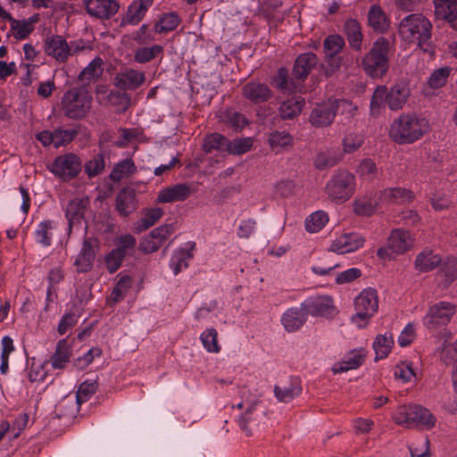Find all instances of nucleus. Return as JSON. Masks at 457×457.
<instances>
[{
    "instance_id": "nucleus-8",
    "label": "nucleus",
    "mask_w": 457,
    "mask_h": 457,
    "mask_svg": "<svg viewBox=\"0 0 457 457\" xmlns=\"http://www.w3.org/2000/svg\"><path fill=\"white\" fill-rule=\"evenodd\" d=\"M81 169L82 162L80 158L73 153H68L57 156L50 170L54 176L66 182L76 178L81 171Z\"/></svg>"
},
{
    "instance_id": "nucleus-6",
    "label": "nucleus",
    "mask_w": 457,
    "mask_h": 457,
    "mask_svg": "<svg viewBox=\"0 0 457 457\" xmlns=\"http://www.w3.org/2000/svg\"><path fill=\"white\" fill-rule=\"evenodd\" d=\"M354 176L345 170H337L327 182L325 192L331 201L342 203L347 201L354 192Z\"/></svg>"
},
{
    "instance_id": "nucleus-11",
    "label": "nucleus",
    "mask_w": 457,
    "mask_h": 457,
    "mask_svg": "<svg viewBox=\"0 0 457 457\" xmlns=\"http://www.w3.org/2000/svg\"><path fill=\"white\" fill-rule=\"evenodd\" d=\"M172 233L173 227L171 224L162 225L154 228L141 241L140 250L145 253L157 251Z\"/></svg>"
},
{
    "instance_id": "nucleus-17",
    "label": "nucleus",
    "mask_w": 457,
    "mask_h": 457,
    "mask_svg": "<svg viewBox=\"0 0 457 457\" xmlns=\"http://www.w3.org/2000/svg\"><path fill=\"white\" fill-rule=\"evenodd\" d=\"M193 193L192 187L187 183H179L162 188L157 196V201L162 204L183 202Z\"/></svg>"
},
{
    "instance_id": "nucleus-61",
    "label": "nucleus",
    "mask_w": 457,
    "mask_h": 457,
    "mask_svg": "<svg viewBox=\"0 0 457 457\" xmlns=\"http://www.w3.org/2000/svg\"><path fill=\"white\" fill-rule=\"evenodd\" d=\"M395 377L403 382H409L415 377V373L409 362H402L395 367Z\"/></svg>"
},
{
    "instance_id": "nucleus-5",
    "label": "nucleus",
    "mask_w": 457,
    "mask_h": 457,
    "mask_svg": "<svg viewBox=\"0 0 457 457\" xmlns=\"http://www.w3.org/2000/svg\"><path fill=\"white\" fill-rule=\"evenodd\" d=\"M92 96L85 87H73L67 91L62 99V109L66 117L82 120L89 112Z\"/></svg>"
},
{
    "instance_id": "nucleus-49",
    "label": "nucleus",
    "mask_w": 457,
    "mask_h": 457,
    "mask_svg": "<svg viewBox=\"0 0 457 457\" xmlns=\"http://www.w3.org/2000/svg\"><path fill=\"white\" fill-rule=\"evenodd\" d=\"M253 139L251 137L236 138L232 142L228 140L227 152L231 154L240 155L251 150Z\"/></svg>"
},
{
    "instance_id": "nucleus-25",
    "label": "nucleus",
    "mask_w": 457,
    "mask_h": 457,
    "mask_svg": "<svg viewBox=\"0 0 457 457\" xmlns=\"http://www.w3.org/2000/svg\"><path fill=\"white\" fill-rule=\"evenodd\" d=\"M318 58L313 53L300 54L294 64L293 75L297 79H304L316 66Z\"/></svg>"
},
{
    "instance_id": "nucleus-30",
    "label": "nucleus",
    "mask_w": 457,
    "mask_h": 457,
    "mask_svg": "<svg viewBox=\"0 0 457 457\" xmlns=\"http://www.w3.org/2000/svg\"><path fill=\"white\" fill-rule=\"evenodd\" d=\"M306 311L301 308H290L282 316L281 321L286 330L295 332L306 320Z\"/></svg>"
},
{
    "instance_id": "nucleus-15",
    "label": "nucleus",
    "mask_w": 457,
    "mask_h": 457,
    "mask_svg": "<svg viewBox=\"0 0 457 457\" xmlns=\"http://www.w3.org/2000/svg\"><path fill=\"white\" fill-rule=\"evenodd\" d=\"M87 12L102 20H109L119 10V4L115 0H85Z\"/></svg>"
},
{
    "instance_id": "nucleus-13",
    "label": "nucleus",
    "mask_w": 457,
    "mask_h": 457,
    "mask_svg": "<svg viewBox=\"0 0 457 457\" xmlns=\"http://www.w3.org/2000/svg\"><path fill=\"white\" fill-rule=\"evenodd\" d=\"M153 4L154 0H133L121 15L120 27L139 24Z\"/></svg>"
},
{
    "instance_id": "nucleus-27",
    "label": "nucleus",
    "mask_w": 457,
    "mask_h": 457,
    "mask_svg": "<svg viewBox=\"0 0 457 457\" xmlns=\"http://www.w3.org/2000/svg\"><path fill=\"white\" fill-rule=\"evenodd\" d=\"M366 354L362 349L349 352L345 358L332 368L334 374L346 372L359 368L364 361Z\"/></svg>"
},
{
    "instance_id": "nucleus-45",
    "label": "nucleus",
    "mask_w": 457,
    "mask_h": 457,
    "mask_svg": "<svg viewBox=\"0 0 457 457\" xmlns=\"http://www.w3.org/2000/svg\"><path fill=\"white\" fill-rule=\"evenodd\" d=\"M136 244V238L130 234H126L119 237L116 239V248H114V250L118 253H120L123 257H125L126 255L130 254L134 251Z\"/></svg>"
},
{
    "instance_id": "nucleus-22",
    "label": "nucleus",
    "mask_w": 457,
    "mask_h": 457,
    "mask_svg": "<svg viewBox=\"0 0 457 457\" xmlns=\"http://www.w3.org/2000/svg\"><path fill=\"white\" fill-rule=\"evenodd\" d=\"M413 240L408 231L395 229L387 240L388 249L396 254H403L412 247Z\"/></svg>"
},
{
    "instance_id": "nucleus-51",
    "label": "nucleus",
    "mask_w": 457,
    "mask_h": 457,
    "mask_svg": "<svg viewBox=\"0 0 457 457\" xmlns=\"http://www.w3.org/2000/svg\"><path fill=\"white\" fill-rule=\"evenodd\" d=\"M201 341L204 348L210 353H219L220 347L218 344V333L214 328H208L201 334Z\"/></svg>"
},
{
    "instance_id": "nucleus-16",
    "label": "nucleus",
    "mask_w": 457,
    "mask_h": 457,
    "mask_svg": "<svg viewBox=\"0 0 457 457\" xmlns=\"http://www.w3.org/2000/svg\"><path fill=\"white\" fill-rule=\"evenodd\" d=\"M332 100L317 104L311 112L309 121L315 128H326L332 124L336 112Z\"/></svg>"
},
{
    "instance_id": "nucleus-44",
    "label": "nucleus",
    "mask_w": 457,
    "mask_h": 457,
    "mask_svg": "<svg viewBox=\"0 0 457 457\" xmlns=\"http://www.w3.org/2000/svg\"><path fill=\"white\" fill-rule=\"evenodd\" d=\"M328 217L322 211L315 212L311 214L305 220V228L311 233L320 231L328 222Z\"/></svg>"
},
{
    "instance_id": "nucleus-14",
    "label": "nucleus",
    "mask_w": 457,
    "mask_h": 457,
    "mask_svg": "<svg viewBox=\"0 0 457 457\" xmlns=\"http://www.w3.org/2000/svg\"><path fill=\"white\" fill-rule=\"evenodd\" d=\"M242 96L252 104H258L269 101L273 96L270 87L259 81H250L242 87Z\"/></svg>"
},
{
    "instance_id": "nucleus-3",
    "label": "nucleus",
    "mask_w": 457,
    "mask_h": 457,
    "mask_svg": "<svg viewBox=\"0 0 457 457\" xmlns=\"http://www.w3.org/2000/svg\"><path fill=\"white\" fill-rule=\"evenodd\" d=\"M395 51L389 39L379 37L362 59L364 71L371 78L383 77L389 68V56Z\"/></svg>"
},
{
    "instance_id": "nucleus-57",
    "label": "nucleus",
    "mask_w": 457,
    "mask_h": 457,
    "mask_svg": "<svg viewBox=\"0 0 457 457\" xmlns=\"http://www.w3.org/2000/svg\"><path fill=\"white\" fill-rule=\"evenodd\" d=\"M338 161V158L330 152H322L316 155L314 166L316 169L322 170L335 166Z\"/></svg>"
},
{
    "instance_id": "nucleus-59",
    "label": "nucleus",
    "mask_w": 457,
    "mask_h": 457,
    "mask_svg": "<svg viewBox=\"0 0 457 457\" xmlns=\"http://www.w3.org/2000/svg\"><path fill=\"white\" fill-rule=\"evenodd\" d=\"M358 172L365 180H372L377 174L375 162L370 159L363 160L359 165Z\"/></svg>"
},
{
    "instance_id": "nucleus-10",
    "label": "nucleus",
    "mask_w": 457,
    "mask_h": 457,
    "mask_svg": "<svg viewBox=\"0 0 457 457\" xmlns=\"http://www.w3.org/2000/svg\"><path fill=\"white\" fill-rule=\"evenodd\" d=\"M79 49L77 46L73 50V46H70L66 39L60 35L48 36L44 41L45 53L58 62H65L74 52Z\"/></svg>"
},
{
    "instance_id": "nucleus-52",
    "label": "nucleus",
    "mask_w": 457,
    "mask_h": 457,
    "mask_svg": "<svg viewBox=\"0 0 457 457\" xmlns=\"http://www.w3.org/2000/svg\"><path fill=\"white\" fill-rule=\"evenodd\" d=\"M163 211L161 208L148 210L139 220V231L146 230L157 222L162 216Z\"/></svg>"
},
{
    "instance_id": "nucleus-4",
    "label": "nucleus",
    "mask_w": 457,
    "mask_h": 457,
    "mask_svg": "<svg viewBox=\"0 0 457 457\" xmlns=\"http://www.w3.org/2000/svg\"><path fill=\"white\" fill-rule=\"evenodd\" d=\"M394 421L407 428H424L429 429L435 426L436 418L420 405L400 406L393 416Z\"/></svg>"
},
{
    "instance_id": "nucleus-21",
    "label": "nucleus",
    "mask_w": 457,
    "mask_h": 457,
    "mask_svg": "<svg viewBox=\"0 0 457 457\" xmlns=\"http://www.w3.org/2000/svg\"><path fill=\"white\" fill-rule=\"evenodd\" d=\"M414 193L403 187H388L379 195V201L385 204H403L413 201Z\"/></svg>"
},
{
    "instance_id": "nucleus-19",
    "label": "nucleus",
    "mask_w": 457,
    "mask_h": 457,
    "mask_svg": "<svg viewBox=\"0 0 457 457\" xmlns=\"http://www.w3.org/2000/svg\"><path fill=\"white\" fill-rule=\"evenodd\" d=\"M363 243V237L358 234H345L333 241L330 250L340 254L347 253L358 250Z\"/></svg>"
},
{
    "instance_id": "nucleus-34",
    "label": "nucleus",
    "mask_w": 457,
    "mask_h": 457,
    "mask_svg": "<svg viewBox=\"0 0 457 457\" xmlns=\"http://www.w3.org/2000/svg\"><path fill=\"white\" fill-rule=\"evenodd\" d=\"M87 203V199L81 198H74L69 202L66 207V218L70 228L81 222Z\"/></svg>"
},
{
    "instance_id": "nucleus-39",
    "label": "nucleus",
    "mask_w": 457,
    "mask_h": 457,
    "mask_svg": "<svg viewBox=\"0 0 457 457\" xmlns=\"http://www.w3.org/2000/svg\"><path fill=\"white\" fill-rule=\"evenodd\" d=\"M228 139L220 133H212L204 138L203 150L205 153L212 151H227Z\"/></svg>"
},
{
    "instance_id": "nucleus-48",
    "label": "nucleus",
    "mask_w": 457,
    "mask_h": 457,
    "mask_svg": "<svg viewBox=\"0 0 457 457\" xmlns=\"http://www.w3.org/2000/svg\"><path fill=\"white\" fill-rule=\"evenodd\" d=\"M274 86L282 92H291L295 88L294 81L288 79L287 70L280 68L273 79Z\"/></svg>"
},
{
    "instance_id": "nucleus-40",
    "label": "nucleus",
    "mask_w": 457,
    "mask_h": 457,
    "mask_svg": "<svg viewBox=\"0 0 457 457\" xmlns=\"http://www.w3.org/2000/svg\"><path fill=\"white\" fill-rule=\"evenodd\" d=\"M394 345V339L391 334L378 335L373 343V349L376 353L375 360H380L386 358L391 351Z\"/></svg>"
},
{
    "instance_id": "nucleus-55",
    "label": "nucleus",
    "mask_w": 457,
    "mask_h": 457,
    "mask_svg": "<svg viewBox=\"0 0 457 457\" xmlns=\"http://www.w3.org/2000/svg\"><path fill=\"white\" fill-rule=\"evenodd\" d=\"M79 134L77 129H55L54 130V147H60L71 143Z\"/></svg>"
},
{
    "instance_id": "nucleus-58",
    "label": "nucleus",
    "mask_w": 457,
    "mask_h": 457,
    "mask_svg": "<svg viewBox=\"0 0 457 457\" xmlns=\"http://www.w3.org/2000/svg\"><path fill=\"white\" fill-rule=\"evenodd\" d=\"M451 69L448 67H443L436 70L428 79V85L432 88H440L445 85L447 79L450 75Z\"/></svg>"
},
{
    "instance_id": "nucleus-54",
    "label": "nucleus",
    "mask_w": 457,
    "mask_h": 457,
    "mask_svg": "<svg viewBox=\"0 0 457 457\" xmlns=\"http://www.w3.org/2000/svg\"><path fill=\"white\" fill-rule=\"evenodd\" d=\"M98 387L96 381H85L80 384L78 391H77V403L81 404L82 403L87 402L89 397H91Z\"/></svg>"
},
{
    "instance_id": "nucleus-7",
    "label": "nucleus",
    "mask_w": 457,
    "mask_h": 457,
    "mask_svg": "<svg viewBox=\"0 0 457 457\" xmlns=\"http://www.w3.org/2000/svg\"><path fill=\"white\" fill-rule=\"evenodd\" d=\"M354 308L356 313L352 317V321L359 328L365 327L378 309L377 291L370 287L363 289L354 300Z\"/></svg>"
},
{
    "instance_id": "nucleus-20",
    "label": "nucleus",
    "mask_w": 457,
    "mask_h": 457,
    "mask_svg": "<svg viewBox=\"0 0 457 457\" xmlns=\"http://www.w3.org/2000/svg\"><path fill=\"white\" fill-rule=\"evenodd\" d=\"M410 96L408 85L403 81L396 82L387 91L386 104L392 111H397L403 108Z\"/></svg>"
},
{
    "instance_id": "nucleus-29",
    "label": "nucleus",
    "mask_w": 457,
    "mask_h": 457,
    "mask_svg": "<svg viewBox=\"0 0 457 457\" xmlns=\"http://www.w3.org/2000/svg\"><path fill=\"white\" fill-rule=\"evenodd\" d=\"M305 311L313 316H326L334 311L333 300L328 295H320L311 299L305 305Z\"/></svg>"
},
{
    "instance_id": "nucleus-64",
    "label": "nucleus",
    "mask_w": 457,
    "mask_h": 457,
    "mask_svg": "<svg viewBox=\"0 0 457 457\" xmlns=\"http://www.w3.org/2000/svg\"><path fill=\"white\" fill-rule=\"evenodd\" d=\"M110 102L120 106V110L125 112L130 106V97L126 93L111 92L109 95Z\"/></svg>"
},
{
    "instance_id": "nucleus-35",
    "label": "nucleus",
    "mask_w": 457,
    "mask_h": 457,
    "mask_svg": "<svg viewBox=\"0 0 457 457\" xmlns=\"http://www.w3.org/2000/svg\"><path fill=\"white\" fill-rule=\"evenodd\" d=\"M441 261V257L438 254H435L431 250L426 249L417 255L414 266L420 272H428L440 265Z\"/></svg>"
},
{
    "instance_id": "nucleus-56",
    "label": "nucleus",
    "mask_w": 457,
    "mask_h": 457,
    "mask_svg": "<svg viewBox=\"0 0 457 457\" xmlns=\"http://www.w3.org/2000/svg\"><path fill=\"white\" fill-rule=\"evenodd\" d=\"M387 88L386 86L378 87L373 92L370 100V111L372 114H378L383 103L386 102Z\"/></svg>"
},
{
    "instance_id": "nucleus-46",
    "label": "nucleus",
    "mask_w": 457,
    "mask_h": 457,
    "mask_svg": "<svg viewBox=\"0 0 457 457\" xmlns=\"http://www.w3.org/2000/svg\"><path fill=\"white\" fill-rule=\"evenodd\" d=\"M192 258V254L184 249L176 251L170 260V267L175 275L179 273L182 268L187 267V262Z\"/></svg>"
},
{
    "instance_id": "nucleus-2",
    "label": "nucleus",
    "mask_w": 457,
    "mask_h": 457,
    "mask_svg": "<svg viewBox=\"0 0 457 457\" xmlns=\"http://www.w3.org/2000/svg\"><path fill=\"white\" fill-rule=\"evenodd\" d=\"M429 130V124L415 113H405L394 120L389 135L397 144H411L420 139Z\"/></svg>"
},
{
    "instance_id": "nucleus-60",
    "label": "nucleus",
    "mask_w": 457,
    "mask_h": 457,
    "mask_svg": "<svg viewBox=\"0 0 457 457\" xmlns=\"http://www.w3.org/2000/svg\"><path fill=\"white\" fill-rule=\"evenodd\" d=\"M226 121L235 130H241L245 125L248 124V120L245 115L237 112H227Z\"/></svg>"
},
{
    "instance_id": "nucleus-43",
    "label": "nucleus",
    "mask_w": 457,
    "mask_h": 457,
    "mask_svg": "<svg viewBox=\"0 0 457 457\" xmlns=\"http://www.w3.org/2000/svg\"><path fill=\"white\" fill-rule=\"evenodd\" d=\"M134 170L135 165L133 162L129 159H127L115 165L110 174V179L113 182H119L123 178L132 174Z\"/></svg>"
},
{
    "instance_id": "nucleus-62",
    "label": "nucleus",
    "mask_w": 457,
    "mask_h": 457,
    "mask_svg": "<svg viewBox=\"0 0 457 457\" xmlns=\"http://www.w3.org/2000/svg\"><path fill=\"white\" fill-rule=\"evenodd\" d=\"M362 143L363 138L361 135L350 133L343 140L344 150L348 154L355 152Z\"/></svg>"
},
{
    "instance_id": "nucleus-53",
    "label": "nucleus",
    "mask_w": 457,
    "mask_h": 457,
    "mask_svg": "<svg viewBox=\"0 0 457 457\" xmlns=\"http://www.w3.org/2000/svg\"><path fill=\"white\" fill-rule=\"evenodd\" d=\"M52 223L49 220H45L39 223L37 230L35 231V237L37 243L46 247L51 245V229Z\"/></svg>"
},
{
    "instance_id": "nucleus-47",
    "label": "nucleus",
    "mask_w": 457,
    "mask_h": 457,
    "mask_svg": "<svg viewBox=\"0 0 457 457\" xmlns=\"http://www.w3.org/2000/svg\"><path fill=\"white\" fill-rule=\"evenodd\" d=\"M10 25L17 39H24L33 31L32 22L29 21H19L12 18L10 21Z\"/></svg>"
},
{
    "instance_id": "nucleus-37",
    "label": "nucleus",
    "mask_w": 457,
    "mask_h": 457,
    "mask_svg": "<svg viewBox=\"0 0 457 457\" xmlns=\"http://www.w3.org/2000/svg\"><path fill=\"white\" fill-rule=\"evenodd\" d=\"M71 356V347L66 339L58 342L54 353L51 358L52 366L54 369H62L70 361Z\"/></svg>"
},
{
    "instance_id": "nucleus-33",
    "label": "nucleus",
    "mask_w": 457,
    "mask_h": 457,
    "mask_svg": "<svg viewBox=\"0 0 457 457\" xmlns=\"http://www.w3.org/2000/svg\"><path fill=\"white\" fill-rule=\"evenodd\" d=\"M305 101L301 96H294L281 103L278 112L283 120H292L297 117L303 106Z\"/></svg>"
},
{
    "instance_id": "nucleus-18",
    "label": "nucleus",
    "mask_w": 457,
    "mask_h": 457,
    "mask_svg": "<svg viewBox=\"0 0 457 457\" xmlns=\"http://www.w3.org/2000/svg\"><path fill=\"white\" fill-rule=\"evenodd\" d=\"M96 239L93 237L84 239L81 251L74 262L79 272H87L91 270L96 257Z\"/></svg>"
},
{
    "instance_id": "nucleus-12",
    "label": "nucleus",
    "mask_w": 457,
    "mask_h": 457,
    "mask_svg": "<svg viewBox=\"0 0 457 457\" xmlns=\"http://www.w3.org/2000/svg\"><path fill=\"white\" fill-rule=\"evenodd\" d=\"M145 80V75L131 68H125L116 73L113 78V84L121 90H135Z\"/></svg>"
},
{
    "instance_id": "nucleus-23",
    "label": "nucleus",
    "mask_w": 457,
    "mask_h": 457,
    "mask_svg": "<svg viewBox=\"0 0 457 457\" xmlns=\"http://www.w3.org/2000/svg\"><path fill=\"white\" fill-rule=\"evenodd\" d=\"M302 393L301 380L293 377L281 386H275L274 395L279 402L289 403Z\"/></svg>"
},
{
    "instance_id": "nucleus-24",
    "label": "nucleus",
    "mask_w": 457,
    "mask_h": 457,
    "mask_svg": "<svg viewBox=\"0 0 457 457\" xmlns=\"http://www.w3.org/2000/svg\"><path fill=\"white\" fill-rule=\"evenodd\" d=\"M104 61L101 57L94 58L79 73L78 81L80 87H85L92 82L96 81L103 74Z\"/></svg>"
},
{
    "instance_id": "nucleus-31",
    "label": "nucleus",
    "mask_w": 457,
    "mask_h": 457,
    "mask_svg": "<svg viewBox=\"0 0 457 457\" xmlns=\"http://www.w3.org/2000/svg\"><path fill=\"white\" fill-rule=\"evenodd\" d=\"M116 209L121 216L127 217L137 209L135 192L122 189L116 196Z\"/></svg>"
},
{
    "instance_id": "nucleus-41",
    "label": "nucleus",
    "mask_w": 457,
    "mask_h": 457,
    "mask_svg": "<svg viewBox=\"0 0 457 457\" xmlns=\"http://www.w3.org/2000/svg\"><path fill=\"white\" fill-rule=\"evenodd\" d=\"M163 46L154 45L152 46L140 47L135 51L134 60L137 63H146L162 54Z\"/></svg>"
},
{
    "instance_id": "nucleus-1",
    "label": "nucleus",
    "mask_w": 457,
    "mask_h": 457,
    "mask_svg": "<svg viewBox=\"0 0 457 457\" xmlns=\"http://www.w3.org/2000/svg\"><path fill=\"white\" fill-rule=\"evenodd\" d=\"M431 21L421 13H411L403 18L398 32L402 40L407 44H415L423 52L432 54Z\"/></svg>"
},
{
    "instance_id": "nucleus-38",
    "label": "nucleus",
    "mask_w": 457,
    "mask_h": 457,
    "mask_svg": "<svg viewBox=\"0 0 457 457\" xmlns=\"http://www.w3.org/2000/svg\"><path fill=\"white\" fill-rule=\"evenodd\" d=\"M269 145L276 153L281 150L292 147L294 145V138L287 131H273L270 134L268 139Z\"/></svg>"
},
{
    "instance_id": "nucleus-50",
    "label": "nucleus",
    "mask_w": 457,
    "mask_h": 457,
    "mask_svg": "<svg viewBox=\"0 0 457 457\" xmlns=\"http://www.w3.org/2000/svg\"><path fill=\"white\" fill-rule=\"evenodd\" d=\"M84 167L85 172L89 178H93L102 173L105 167L104 155L102 154L94 155L92 159L85 163Z\"/></svg>"
},
{
    "instance_id": "nucleus-9",
    "label": "nucleus",
    "mask_w": 457,
    "mask_h": 457,
    "mask_svg": "<svg viewBox=\"0 0 457 457\" xmlns=\"http://www.w3.org/2000/svg\"><path fill=\"white\" fill-rule=\"evenodd\" d=\"M455 312V304L450 302H439L429 307L424 317V325L428 329H436L449 323Z\"/></svg>"
},
{
    "instance_id": "nucleus-32",
    "label": "nucleus",
    "mask_w": 457,
    "mask_h": 457,
    "mask_svg": "<svg viewBox=\"0 0 457 457\" xmlns=\"http://www.w3.org/2000/svg\"><path fill=\"white\" fill-rule=\"evenodd\" d=\"M344 32L347 37L348 43L352 48L361 51L363 35L361 27L355 19H348L344 24Z\"/></svg>"
},
{
    "instance_id": "nucleus-28",
    "label": "nucleus",
    "mask_w": 457,
    "mask_h": 457,
    "mask_svg": "<svg viewBox=\"0 0 457 457\" xmlns=\"http://www.w3.org/2000/svg\"><path fill=\"white\" fill-rule=\"evenodd\" d=\"M368 24L375 32L384 33L388 29L390 21L379 5L372 4L368 12Z\"/></svg>"
},
{
    "instance_id": "nucleus-63",
    "label": "nucleus",
    "mask_w": 457,
    "mask_h": 457,
    "mask_svg": "<svg viewBox=\"0 0 457 457\" xmlns=\"http://www.w3.org/2000/svg\"><path fill=\"white\" fill-rule=\"evenodd\" d=\"M131 278L129 276L121 277L112 290V296L115 302L120 301L124 297L125 293L129 288Z\"/></svg>"
},
{
    "instance_id": "nucleus-26",
    "label": "nucleus",
    "mask_w": 457,
    "mask_h": 457,
    "mask_svg": "<svg viewBox=\"0 0 457 457\" xmlns=\"http://www.w3.org/2000/svg\"><path fill=\"white\" fill-rule=\"evenodd\" d=\"M323 46L326 57L331 62L330 72H333L339 68V61L336 56L344 47L345 40L339 35H330L324 40Z\"/></svg>"
},
{
    "instance_id": "nucleus-36",
    "label": "nucleus",
    "mask_w": 457,
    "mask_h": 457,
    "mask_svg": "<svg viewBox=\"0 0 457 457\" xmlns=\"http://www.w3.org/2000/svg\"><path fill=\"white\" fill-rule=\"evenodd\" d=\"M181 22L177 12H166L162 14L154 24V31L157 34H166L173 31Z\"/></svg>"
},
{
    "instance_id": "nucleus-42",
    "label": "nucleus",
    "mask_w": 457,
    "mask_h": 457,
    "mask_svg": "<svg viewBox=\"0 0 457 457\" xmlns=\"http://www.w3.org/2000/svg\"><path fill=\"white\" fill-rule=\"evenodd\" d=\"M437 274L444 278L446 284L454 281L457 278V259L454 257H447L442 263Z\"/></svg>"
}]
</instances>
